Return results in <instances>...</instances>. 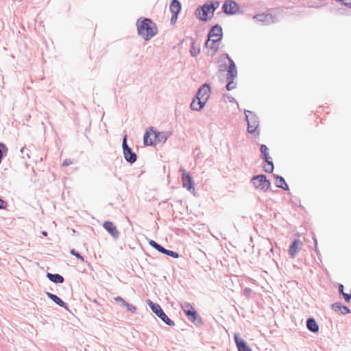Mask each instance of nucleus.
<instances>
[{
    "mask_svg": "<svg viewBox=\"0 0 351 351\" xmlns=\"http://www.w3.org/2000/svg\"><path fill=\"white\" fill-rule=\"evenodd\" d=\"M104 229L115 239L119 237V232L111 221H105L103 225Z\"/></svg>",
    "mask_w": 351,
    "mask_h": 351,
    "instance_id": "9d476101",
    "label": "nucleus"
},
{
    "mask_svg": "<svg viewBox=\"0 0 351 351\" xmlns=\"http://www.w3.org/2000/svg\"><path fill=\"white\" fill-rule=\"evenodd\" d=\"M8 206V203L3 199L0 198V209H5Z\"/></svg>",
    "mask_w": 351,
    "mask_h": 351,
    "instance_id": "2f4dec72",
    "label": "nucleus"
},
{
    "mask_svg": "<svg viewBox=\"0 0 351 351\" xmlns=\"http://www.w3.org/2000/svg\"><path fill=\"white\" fill-rule=\"evenodd\" d=\"M219 43V41H213L208 38V40L206 43V47L208 49H211L213 53H215L218 49Z\"/></svg>",
    "mask_w": 351,
    "mask_h": 351,
    "instance_id": "5701e85b",
    "label": "nucleus"
},
{
    "mask_svg": "<svg viewBox=\"0 0 351 351\" xmlns=\"http://www.w3.org/2000/svg\"><path fill=\"white\" fill-rule=\"evenodd\" d=\"M230 65L228 70L227 78H234L237 77V71L234 61L228 57Z\"/></svg>",
    "mask_w": 351,
    "mask_h": 351,
    "instance_id": "aec40b11",
    "label": "nucleus"
},
{
    "mask_svg": "<svg viewBox=\"0 0 351 351\" xmlns=\"http://www.w3.org/2000/svg\"><path fill=\"white\" fill-rule=\"evenodd\" d=\"M114 300L118 302H121V304L126 307L128 311L134 313L136 311V306H133L132 304H129L128 302H126L124 299H123L121 296H117L114 298Z\"/></svg>",
    "mask_w": 351,
    "mask_h": 351,
    "instance_id": "6ab92c4d",
    "label": "nucleus"
},
{
    "mask_svg": "<svg viewBox=\"0 0 351 351\" xmlns=\"http://www.w3.org/2000/svg\"><path fill=\"white\" fill-rule=\"evenodd\" d=\"M72 163H73V162L70 159H66L64 160V162L62 163V166H65V167L69 166Z\"/></svg>",
    "mask_w": 351,
    "mask_h": 351,
    "instance_id": "c9c22d12",
    "label": "nucleus"
},
{
    "mask_svg": "<svg viewBox=\"0 0 351 351\" xmlns=\"http://www.w3.org/2000/svg\"><path fill=\"white\" fill-rule=\"evenodd\" d=\"M306 327L312 332H317L319 328L317 322L313 317H310L306 320Z\"/></svg>",
    "mask_w": 351,
    "mask_h": 351,
    "instance_id": "f3484780",
    "label": "nucleus"
},
{
    "mask_svg": "<svg viewBox=\"0 0 351 351\" xmlns=\"http://www.w3.org/2000/svg\"><path fill=\"white\" fill-rule=\"evenodd\" d=\"M206 102H204V101H202L201 100H197V97L195 99H194L191 104V107L193 110H201L205 105Z\"/></svg>",
    "mask_w": 351,
    "mask_h": 351,
    "instance_id": "4be33fe9",
    "label": "nucleus"
},
{
    "mask_svg": "<svg viewBox=\"0 0 351 351\" xmlns=\"http://www.w3.org/2000/svg\"><path fill=\"white\" fill-rule=\"evenodd\" d=\"M234 78H227V80L228 81L226 88L228 90H233L236 88V83L234 82Z\"/></svg>",
    "mask_w": 351,
    "mask_h": 351,
    "instance_id": "cd10ccee",
    "label": "nucleus"
},
{
    "mask_svg": "<svg viewBox=\"0 0 351 351\" xmlns=\"http://www.w3.org/2000/svg\"><path fill=\"white\" fill-rule=\"evenodd\" d=\"M181 308L190 322L196 326H202L203 324L202 318L197 314L190 303L184 302L181 304Z\"/></svg>",
    "mask_w": 351,
    "mask_h": 351,
    "instance_id": "7ed1b4c3",
    "label": "nucleus"
},
{
    "mask_svg": "<svg viewBox=\"0 0 351 351\" xmlns=\"http://www.w3.org/2000/svg\"><path fill=\"white\" fill-rule=\"evenodd\" d=\"M210 89L208 84H205L203 86H201V88L199 89L197 93V100L204 101L206 103L207 100L210 97Z\"/></svg>",
    "mask_w": 351,
    "mask_h": 351,
    "instance_id": "6e6552de",
    "label": "nucleus"
},
{
    "mask_svg": "<svg viewBox=\"0 0 351 351\" xmlns=\"http://www.w3.org/2000/svg\"><path fill=\"white\" fill-rule=\"evenodd\" d=\"M218 2H210L204 4L202 7L197 8L196 10V15L202 21H206L208 18L211 17L215 10L219 7Z\"/></svg>",
    "mask_w": 351,
    "mask_h": 351,
    "instance_id": "20e7f679",
    "label": "nucleus"
},
{
    "mask_svg": "<svg viewBox=\"0 0 351 351\" xmlns=\"http://www.w3.org/2000/svg\"><path fill=\"white\" fill-rule=\"evenodd\" d=\"M261 152L263 154V145L261 147Z\"/></svg>",
    "mask_w": 351,
    "mask_h": 351,
    "instance_id": "ea45409f",
    "label": "nucleus"
},
{
    "mask_svg": "<svg viewBox=\"0 0 351 351\" xmlns=\"http://www.w3.org/2000/svg\"><path fill=\"white\" fill-rule=\"evenodd\" d=\"M46 294L47 297L56 304L64 308L66 310H69L67 304L64 301H62L58 296L49 292H47Z\"/></svg>",
    "mask_w": 351,
    "mask_h": 351,
    "instance_id": "2eb2a0df",
    "label": "nucleus"
},
{
    "mask_svg": "<svg viewBox=\"0 0 351 351\" xmlns=\"http://www.w3.org/2000/svg\"><path fill=\"white\" fill-rule=\"evenodd\" d=\"M339 291L343 294V285H339Z\"/></svg>",
    "mask_w": 351,
    "mask_h": 351,
    "instance_id": "4c0bfd02",
    "label": "nucleus"
},
{
    "mask_svg": "<svg viewBox=\"0 0 351 351\" xmlns=\"http://www.w3.org/2000/svg\"><path fill=\"white\" fill-rule=\"evenodd\" d=\"M149 244L155 250L160 252V253L163 254L165 251V248L162 247L161 245L158 244L157 242H156L154 240H149Z\"/></svg>",
    "mask_w": 351,
    "mask_h": 351,
    "instance_id": "393cba45",
    "label": "nucleus"
},
{
    "mask_svg": "<svg viewBox=\"0 0 351 351\" xmlns=\"http://www.w3.org/2000/svg\"><path fill=\"white\" fill-rule=\"evenodd\" d=\"M271 158L269 155H265V162L267 163V167L265 165V172H271L274 169V165L271 162L269 161Z\"/></svg>",
    "mask_w": 351,
    "mask_h": 351,
    "instance_id": "a878e982",
    "label": "nucleus"
},
{
    "mask_svg": "<svg viewBox=\"0 0 351 351\" xmlns=\"http://www.w3.org/2000/svg\"><path fill=\"white\" fill-rule=\"evenodd\" d=\"M70 252L72 255L75 256L77 259L80 260L82 262L84 261V257L75 249H72Z\"/></svg>",
    "mask_w": 351,
    "mask_h": 351,
    "instance_id": "7c9ffc66",
    "label": "nucleus"
},
{
    "mask_svg": "<svg viewBox=\"0 0 351 351\" xmlns=\"http://www.w3.org/2000/svg\"><path fill=\"white\" fill-rule=\"evenodd\" d=\"M47 277L49 280L54 283H63L64 281V278L62 276L58 274H51L47 273Z\"/></svg>",
    "mask_w": 351,
    "mask_h": 351,
    "instance_id": "412c9836",
    "label": "nucleus"
},
{
    "mask_svg": "<svg viewBox=\"0 0 351 351\" xmlns=\"http://www.w3.org/2000/svg\"><path fill=\"white\" fill-rule=\"evenodd\" d=\"M165 251L166 252H163L164 254H166V255L173 257L174 258H178L179 257V254L176 252H173V251H171L169 250H167V249H165Z\"/></svg>",
    "mask_w": 351,
    "mask_h": 351,
    "instance_id": "c85d7f7f",
    "label": "nucleus"
},
{
    "mask_svg": "<svg viewBox=\"0 0 351 351\" xmlns=\"http://www.w3.org/2000/svg\"><path fill=\"white\" fill-rule=\"evenodd\" d=\"M144 144L146 145H154L165 141L166 137L162 132H157L154 128L147 130L144 134Z\"/></svg>",
    "mask_w": 351,
    "mask_h": 351,
    "instance_id": "f03ea898",
    "label": "nucleus"
},
{
    "mask_svg": "<svg viewBox=\"0 0 351 351\" xmlns=\"http://www.w3.org/2000/svg\"><path fill=\"white\" fill-rule=\"evenodd\" d=\"M239 8L236 2L229 0L225 1L223 5V10L225 13L234 14L239 12Z\"/></svg>",
    "mask_w": 351,
    "mask_h": 351,
    "instance_id": "0eeeda50",
    "label": "nucleus"
},
{
    "mask_svg": "<svg viewBox=\"0 0 351 351\" xmlns=\"http://www.w3.org/2000/svg\"><path fill=\"white\" fill-rule=\"evenodd\" d=\"M302 245V243L301 241H300L298 239H295L293 243L289 246V254L292 257H295L300 249L301 248V246Z\"/></svg>",
    "mask_w": 351,
    "mask_h": 351,
    "instance_id": "4468645a",
    "label": "nucleus"
},
{
    "mask_svg": "<svg viewBox=\"0 0 351 351\" xmlns=\"http://www.w3.org/2000/svg\"><path fill=\"white\" fill-rule=\"evenodd\" d=\"M342 295L346 302H350V300H351V295L346 293H343Z\"/></svg>",
    "mask_w": 351,
    "mask_h": 351,
    "instance_id": "f704fd0d",
    "label": "nucleus"
},
{
    "mask_svg": "<svg viewBox=\"0 0 351 351\" xmlns=\"http://www.w3.org/2000/svg\"><path fill=\"white\" fill-rule=\"evenodd\" d=\"M42 234L44 235V236H47V232L46 231H43L42 232Z\"/></svg>",
    "mask_w": 351,
    "mask_h": 351,
    "instance_id": "58836bf2",
    "label": "nucleus"
},
{
    "mask_svg": "<svg viewBox=\"0 0 351 351\" xmlns=\"http://www.w3.org/2000/svg\"><path fill=\"white\" fill-rule=\"evenodd\" d=\"M147 304L152 311L167 325L169 326H175L174 322L168 317L159 304L154 303L150 300H147Z\"/></svg>",
    "mask_w": 351,
    "mask_h": 351,
    "instance_id": "39448f33",
    "label": "nucleus"
},
{
    "mask_svg": "<svg viewBox=\"0 0 351 351\" xmlns=\"http://www.w3.org/2000/svg\"><path fill=\"white\" fill-rule=\"evenodd\" d=\"M251 182L256 189H263V174L254 176L252 179Z\"/></svg>",
    "mask_w": 351,
    "mask_h": 351,
    "instance_id": "a211bd4d",
    "label": "nucleus"
},
{
    "mask_svg": "<svg viewBox=\"0 0 351 351\" xmlns=\"http://www.w3.org/2000/svg\"><path fill=\"white\" fill-rule=\"evenodd\" d=\"M8 152V149L3 143H0V154H3Z\"/></svg>",
    "mask_w": 351,
    "mask_h": 351,
    "instance_id": "473e14b6",
    "label": "nucleus"
},
{
    "mask_svg": "<svg viewBox=\"0 0 351 351\" xmlns=\"http://www.w3.org/2000/svg\"><path fill=\"white\" fill-rule=\"evenodd\" d=\"M208 38L213 41H220L222 38V29L216 25L212 27L208 34Z\"/></svg>",
    "mask_w": 351,
    "mask_h": 351,
    "instance_id": "1a4fd4ad",
    "label": "nucleus"
},
{
    "mask_svg": "<svg viewBox=\"0 0 351 351\" xmlns=\"http://www.w3.org/2000/svg\"><path fill=\"white\" fill-rule=\"evenodd\" d=\"M270 185V182L266 179V177L265 176V188H268Z\"/></svg>",
    "mask_w": 351,
    "mask_h": 351,
    "instance_id": "e433bc0d",
    "label": "nucleus"
},
{
    "mask_svg": "<svg viewBox=\"0 0 351 351\" xmlns=\"http://www.w3.org/2000/svg\"><path fill=\"white\" fill-rule=\"evenodd\" d=\"M127 141V136H125L123 139V154H132L131 152V149L128 147L126 143Z\"/></svg>",
    "mask_w": 351,
    "mask_h": 351,
    "instance_id": "bb28decb",
    "label": "nucleus"
},
{
    "mask_svg": "<svg viewBox=\"0 0 351 351\" xmlns=\"http://www.w3.org/2000/svg\"><path fill=\"white\" fill-rule=\"evenodd\" d=\"M125 159L130 163H134L137 159V155H124Z\"/></svg>",
    "mask_w": 351,
    "mask_h": 351,
    "instance_id": "c756f323",
    "label": "nucleus"
},
{
    "mask_svg": "<svg viewBox=\"0 0 351 351\" xmlns=\"http://www.w3.org/2000/svg\"><path fill=\"white\" fill-rule=\"evenodd\" d=\"M137 29L138 34L146 40H149L157 32L156 25L148 19L138 20L137 21Z\"/></svg>",
    "mask_w": 351,
    "mask_h": 351,
    "instance_id": "f257e3e1",
    "label": "nucleus"
},
{
    "mask_svg": "<svg viewBox=\"0 0 351 351\" xmlns=\"http://www.w3.org/2000/svg\"><path fill=\"white\" fill-rule=\"evenodd\" d=\"M234 339L239 351H252L247 343L241 338L239 334H234Z\"/></svg>",
    "mask_w": 351,
    "mask_h": 351,
    "instance_id": "9b49d317",
    "label": "nucleus"
},
{
    "mask_svg": "<svg viewBox=\"0 0 351 351\" xmlns=\"http://www.w3.org/2000/svg\"><path fill=\"white\" fill-rule=\"evenodd\" d=\"M276 186L278 188H281L285 191L289 189L288 185L287 184L285 180L282 177L278 176L276 178Z\"/></svg>",
    "mask_w": 351,
    "mask_h": 351,
    "instance_id": "b1692460",
    "label": "nucleus"
},
{
    "mask_svg": "<svg viewBox=\"0 0 351 351\" xmlns=\"http://www.w3.org/2000/svg\"><path fill=\"white\" fill-rule=\"evenodd\" d=\"M182 180L183 187L186 188L189 191L191 189H194L192 178L189 173L186 172L184 169L182 170Z\"/></svg>",
    "mask_w": 351,
    "mask_h": 351,
    "instance_id": "ddd939ff",
    "label": "nucleus"
},
{
    "mask_svg": "<svg viewBox=\"0 0 351 351\" xmlns=\"http://www.w3.org/2000/svg\"><path fill=\"white\" fill-rule=\"evenodd\" d=\"M332 309L335 312H339L341 315H346L350 313V309L346 306L342 305L341 302H335L332 304Z\"/></svg>",
    "mask_w": 351,
    "mask_h": 351,
    "instance_id": "dca6fc26",
    "label": "nucleus"
},
{
    "mask_svg": "<svg viewBox=\"0 0 351 351\" xmlns=\"http://www.w3.org/2000/svg\"><path fill=\"white\" fill-rule=\"evenodd\" d=\"M245 117L247 121V131L250 133L256 132L258 127V120L256 114L251 111L245 112Z\"/></svg>",
    "mask_w": 351,
    "mask_h": 351,
    "instance_id": "423d86ee",
    "label": "nucleus"
},
{
    "mask_svg": "<svg viewBox=\"0 0 351 351\" xmlns=\"http://www.w3.org/2000/svg\"><path fill=\"white\" fill-rule=\"evenodd\" d=\"M264 154L261 155L262 159H263Z\"/></svg>",
    "mask_w": 351,
    "mask_h": 351,
    "instance_id": "a19ab883",
    "label": "nucleus"
},
{
    "mask_svg": "<svg viewBox=\"0 0 351 351\" xmlns=\"http://www.w3.org/2000/svg\"><path fill=\"white\" fill-rule=\"evenodd\" d=\"M199 49L197 48V49H195L193 46V48L191 50V54L193 56H197L199 53Z\"/></svg>",
    "mask_w": 351,
    "mask_h": 351,
    "instance_id": "72a5a7b5",
    "label": "nucleus"
},
{
    "mask_svg": "<svg viewBox=\"0 0 351 351\" xmlns=\"http://www.w3.org/2000/svg\"><path fill=\"white\" fill-rule=\"evenodd\" d=\"M169 10L172 13L171 21L172 22L176 21L178 14L181 10L180 3L178 0H173L170 4Z\"/></svg>",
    "mask_w": 351,
    "mask_h": 351,
    "instance_id": "f8f14e48",
    "label": "nucleus"
}]
</instances>
